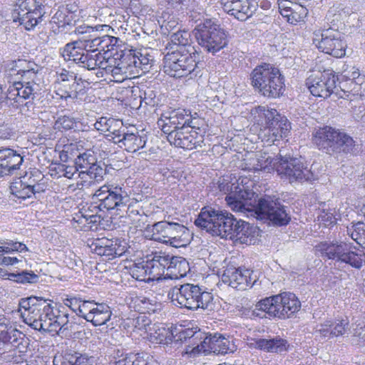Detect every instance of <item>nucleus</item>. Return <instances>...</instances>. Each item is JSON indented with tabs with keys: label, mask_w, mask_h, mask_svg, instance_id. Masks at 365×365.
<instances>
[{
	"label": "nucleus",
	"mask_w": 365,
	"mask_h": 365,
	"mask_svg": "<svg viewBox=\"0 0 365 365\" xmlns=\"http://www.w3.org/2000/svg\"><path fill=\"white\" fill-rule=\"evenodd\" d=\"M255 182L247 176H240L234 182L223 178L218 182L220 191L226 194L225 200L234 211L254 210L258 218L269 220L275 225H287L290 218L284 206L270 197L256 201Z\"/></svg>",
	"instance_id": "obj_1"
},
{
	"label": "nucleus",
	"mask_w": 365,
	"mask_h": 365,
	"mask_svg": "<svg viewBox=\"0 0 365 365\" xmlns=\"http://www.w3.org/2000/svg\"><path fill=\"white\" fill-rule=\"evenodd\" d=\"M8 71L11 77H20L15 78L9 86L6 98L17 103H23V100L33 99L39 91L38 66L34 62L18 59L9 65Z\"/></svg>",
	"instance_id": "obj_2"
},
{
	"label": "nucleus",
	"mask_w": 365,
	"mask_h": 365,
	"mask_svg": "<svg viewBox=\"0 0 365 365\" xmlns=\"http://www.w3.org/2000/svg\"><path fill=\"white\" fill-rule=\"evenodd\" d=\"M237 221V220L226 210H216L205 207L201 210L195 224L212 236L230 240V235L235 233Z\"/></svg>",
	"instance_id": "obj_3"
},
{
	"label": "nucleus",
	"mask_w": 365,
	"mask_h": 365,
	"mask_svg": "<svg viewBox=\"0 0 365 365\" xmlns=\"http://www.w3.org/2000/svg\"><path fill=\"white\" fill-rule=\"evenodd\" d=\"M182 51L168 52L164 57V71L174 78L190 76L195 77L200 72L197 58L199 53L193 46L182 47Z\"/></svg>",
	"instance_id": "obj_4"
},
{
	"label": "nucleus",
	"mask_w": 365,
	"mask_h": 365,
	"mask_svg": "<svg viewBox=\"0 0 365 365\" xmlns=\"http://www.w3.org/2000/svg\"><path fill=\"white\" fill-rule=\"evenodd\" d=\"M301 309V302L297 297L291 292H282L266 297L255 304L254 313L259 316L262 312L271 317L279 319L289 318Z\"/></svg>",
	"instance_id": "obj_5"
},
{
	"label": "nucleus",
	"mask_w": 365,
	"mask_h": 365,
	"mask_svg": "<svg viewBox=\"0 0 365 365\" xmlns=\"http://www.w3.org/2000/svg\"><path fill=\"white\" fill-rule=\"evenodd\" d=\"M252 86L268 98H278L285 90L284 77L279 70L269 64L256 67L251 73Z\"/></svg>",
	"instance_id": "obj_6"
},
{
	"label": "nucleus",
	"mask_w": 365,
	"mask_h": 365,
	"mask_svg": "<svg viewBox=\"0 0 365 365\" xmlns=\"http://www.w3.org/2000/svg\"><path fill=\"white\" fill-rule=\"evenodd\" d=\"M193 34L200 46L207 51L215 53L228 44L225 31L212 19L196 21Z\"/></svg>",
	"instance_id": "obj_7"
},
{
	"label": "nucleus",
	"mask_w": 365,
	"mask_h": 365,
	"mask_svg": "<svg viewBox=\"0 0 365 365\" xmlns=\"http://www.w3.org/2000/svg\"><path fill=\"white\" fill-rule=\"evenodd\" d=\"M312 142L319 149L344 153H352L356 146L350 135L331 126L315 130L312 133Z\"/></svg>",
	"instance_id": "obj_8"
},
{
	"label": "nucleus",
	"mask_w": 365,
	"mask_h": 365,
	"mask_svg": "<svg viewBox=\"0 0 365 365\" xmlns=\"http://www.w3.org/2000/svg\"><path fill=\"white\" fill-rule=\"evenodd\" d=\"M355 250L353 244L347 242H324L317 246V250L322 257L344 262L352 267L360 269L365 262V253Z\"/></svg>",
	"instance_id": "obj_9"
},
{
	"label": "nucleus",
	"mask_w": 365,
	"mask_h": 365,
	"mask_svg": "<svg viewBox=\"0 0 365 365\" xmlns=\"http://www.w3.org/2000/svg\"><path fill=\"white\" fill-rule=\"evenodd\" d=\"M344 25L334 24L329 28L314 33L313 43L318 49L335 58L344 57L346 54L347 43L346 36L343 32Z\"/></svg>",
	"instance_id": "obj_10"
},
{
	"label": "nucleus",
	"mask_w": 365,
	"mask_h": 365,
	"mask_svg": "<svg viewBox=\"0 0 365 365\" xmlns=\"http://www.w3.org/2000/svg\"><path fill=\"white\" fill-rule=\"evenodd\" d=\"M172 299L187 309H213L212 294L192 284H185L179 288L175 287L173 289Z\"/></svg>",
	"instance_id": "obj_11"
},
{
	"label": "nucleus",
	"mask_w": 365,
	"mask_h": 365,
	"mask_svg": "<svg viewBox=\"0 0 365 365\" xmlns=\"http://www.w3.org/2000/svg\"><path fill=\"white\" fill-rule=\"evenodd\" d=\"M151 240L174 247H185L190 242L189 230L178 222L160 221L150 229Z\"/></svg>",
	"instance_id": "obj_12"
},
{
	"label": "nucleus",
	"mask_w": 365,
	"mask_h": 365,
	"mask_svg": "<svg viewBox=\"0 0 365 365\" xmlns=\"http://www.w3.org/2000/svg\"><path fill=\"white\" fill-rule=\"evenodd\" d=\"M75 165L81 171L76 184L68 186L71 190H81L84 186L90 185L93 180L100 181L106 174V170L97 163L96 157L91 150L79 153L75 159Z\"/></svg>",
	"instance_id": "obj_13"
},
{
	"label": "nucleus",
	"mask_w": 365,
	"mask_h": 365,
	"mask_svg": "<svg viewBox=\"0 0 365 365\" xmlns=\"http://www.w3.org/2000/svg\"><path fill=\"white\" fill-rule=\"evenodd\" d=\"M41 309L39 322L42 324L41 328H35L38 331L47 332H55L58 334L68 336L71 334L73 324L69 322L68 314L61 312L60 310L51 306V304L45 299Z\"/></svg>",
	"instance_id": "obj_14"
},
{
	"label": "nucleus",
	"mask_w": 365,
	"mask_h": 365,
	"mask_svg": "<svg viewBox=\"0 0 365 365\" xmlns=\"http://www.w3.org/2000/svg\"><path fill=\"white\" fill-rule=\"evenodd\" d=\"M82 41H73L67 43L61 51L66 61H71L88 70H95L97 66L105 64L103 54L96 51H88L84 48Z\"/></svg>",
	"instance_id": "obj_15"
},
{
	"label": "nucleus",
	"mask_w": 365,
	"mask_h": 365,
	"mask_svg": "<svg viewBox=\"0 0 365 365\" xmlns=\"http://www.w3.org/2000/svg\"><path fill=\"white\" fill-rule=\"evenodd\" d=\"M93 198L99 201L100 210H113L118 212L130 201V196L125 189L113 184L101 186L96 191Z\"/></svg>",
	"instance_id": "obj_16"
},
{
	"label": "nucleus",
	"mask_w": 365,
	"mask_h": 365,
	"mask_svg": "<svg viewBox=\"0 0 365 365\" xmlns=\"http://www.w3.org/2000/svg\"><path fill=\"white\" fill-rule=\"evenodd\" d=\"M236 349L237 346L232 340L220 334L215 333L213 335L210 334L205 336L200 344H197L192 348L190 346L187 347L185 353L190 356L195 357L200 354L206 355L211 352L223 355L233 353Z\"/></svg>",
	"instance_id": "obj_17"
},
{
	"label": "nucleus",
	"mask_w": 365,
	"mask_h": 365,
	"mask_svg": "<svg viewBox=\"0 0 365 365\" xmlns=\"http://www.w3.org/2000/svg\"><path fill=\"white\" fill-rule=\"evenodd\" d=\"M339 81L332 70H325L311 74L306 80V86L312 95L327 98L334 94L336 83Z\"/></svg>",
	"instance_id": "obj_18"
},
{
	"label": "nucleus",
	"mask_w": 365,
	"mask_h": 365,
	"mask_svg": "<svg viewBox=\"0 0 365 365\" xmlns=\"http://www.w3.org/2000/svg\"><path fill=\"white\" fill-rule=\"evenodd\" d=\"M14 21L26 30L33 29L43 16L41 4L36 0H19L14 11Z\"/></svg>",
	"instance_id": "obj_19"
},
{
	"label": "nucleus",
	"mask_w": 365,
	"mask_h": 365,
	"mask_svg": "<svg viewBox=\"0 0 365 365\" xmlns=\"http://www.w3.org/2000/svg\"><path fill=\"white\" fill-rule=\"evenodd\" d=\"M276 171L281 178L288 180L290 182L309 180L312 177L310 170L304 166L301 160L287 155H280Z\"/></svg>",
	"instance_id": "obj_20"
},
{
	"label": "nucleus",
	"mask_w": 365,
	"mask_h": 365,
	"mask_svg": "<svg viewBox=\"0 0 365 365\" xmlns=\"http://www.w3.org/2000/svg\"><path fill=\"white\" fill-rule=\"evenodd\" d=\"M252 114L269 120L273 130L272 135L275 137L276 140L288 135L291 129L290 123L285 117L280 116L277 110L265 106H258L252 110Z\"/></svg>",
	"instance_id": "obj_21"
},
{
	"label": "nucleus",
	"mask_w": 365,
	"mask_h": 365,
	"mask_svg": "<svg viewBox=\"0 0 365 365\" xmlns=\"http://www.w3.org/2000/svg\"><path fill=\"white\" fill-rule=\"evenodd\" d=\"M45 299L36 297L21 299L19 303V312L24 322L33 328H41L42 325L38 321L41 317L43 303Z\"/></svg>",
	"instance_id": "obj_22"
},
{
	"label": "nucleus",
	"mask_w": 365,
	"mask_h": 365,
	"mask_svg": "<svg viewBox=\"0 0 365 365\" xmlns=\"http://www.w3.org/2000/svg\"><path fill=\"white\" fill-rule=\"evenodd\" d=\"M93 252L100 256H104L107 259H112L122 256L128 250V244L124 240L118 238L96 239L91 245Z\"/></svg>",
	"instance_id": "obj_23"
},
{
	"label": "nucleus",
	"mask_w": 365,
	"mask_h": 365,
	"mask_svg": "<svg viewBox=\"0 0 365 365\" xmlns=\"http://www.w3.org/2000/svg\"><path fill=\"white\" fill-rule=\"evenodd\" d=\"M252 271L249 269L229 266L224 270L221 279L234 289L245 290L252 287Z\"/></svg>",
	"instance_id": "obj_24"
},
{
	"label": "nucleus",
	"mask_w": 365,
	"mask_h": 365,
	"mask_svg": "<svg viewBox=\"0 0 365 365\" xmlns=\"http://www.w3.org/2000/svg\"><path fill=\"white\" fill-rule=\"evenodd\" d=\"M114 143L129 153H135L145 147L146 140L138 134L135 127L122 126L116 137H113Z\"/></svg>",
	"instance_id": "obj_25"
},
{
	"label": "nucleus",
	"mask_w": 365,
	"mask_h": 365,
	"mask_svg": "<svg viewBox=\"0 0 365 365\" xmlns=\"http://www.w3.org/2000/svg\"><path fill=\"white\" fill-rule=\"evenodd\" d=\"M223 10L239 21L251 17L258 8L256 0H220Z\"/></svg>",
	"instance_id": "obj_26"
},
{
	"label": "nucleus",
	"mask_w": 365,
	"mask_h": 365,
	"mask_svg": "<svg viewBox=\"0 0 365 365\" xmlns=\"http://www.w3.org/2000/svg\"><path fill=\"white\" fill-rule=\"evenodd\" d=\"M157 123L163 133L168 135L173 130H178L181 126L190 125L192 120L186 110L178 109L163 113Z\"/></svg>",
	"instance_id": "obj_27"
},
{
	"label": "nucleus",
	"mask_w": 365,
	"mask_h": 365,
	"mask_svg": "<svg viewBox=\"0 0 365 365\" xmlns=\"http://www.w3.org/2000/svg\"><path fill=\"white\" fill-rule=\"evenodd\" d=\"M195 126L190 124L181 126L178 130H174L168 135L170 144L186 150H192L197 147L201 141L198 140L197 133L194 130Z\"/></svg>",
	"instance_id": "obj_28"
},
{
	"label": "nucleus",
	"mask_w": 365,
	"mask_h": 365,
	"mask_svg": "<svg viewBox=\"0 0 365 365\" xmlns=\"http://www.w3.org/2000/svg\"><path fill=\"white\" fill-rule=\"evenodd\" d=\"M24 162L23 156L11 148L0 150V176L12 175L20 169Z\"/></svg>",
	"instance_id": "obj_29"
},
{
	"label": "nucleus",
	"mask_w": 365,
	"mask_h": 365,
	"mask_svg": "<svg viewBox=\"0 0 365 365\" xmlns=\"http://www.w3.org/2000/svg\"><path fill=\"white\" fill-rule=\"evenodd\" d=\"M257 232V228L250 223L243 220H237L235 227V233L230 235V240L236 244H255Z\"/></svg>",
	"instance_id": "obj_30"
},
{
	"label": "nucleus",
	"mask_w": 365,
	"mask_h": 365,
	"mask_svg": "<svg viewBox=\"0 0 365 365\" xmlns=\"http://www.w3.org/2000/svg\"><path fill=\"white\" fill-rule=\"evenodd\" d=\"M143 213L139 202L136 200L130 197V201L126 202L125 207L118 211V215L120 217H125L127 220L124 222L138 228L141 227Z\"/></svg>",
	"instance_id": "obj_31"
},
{
	"label": "nucleus",
	"mask_w": 365,
	"mask_h": 365,
	"mask_svg": "<svg viewBox=\"0 0 365 365\" xmlns=\"http://www.w3.org/2000/svg\"><path fill=\"white\" fill-rule=\"evenodd\" d=\"M147 271L149 282L159 280L166 274L167 265L169 263V256H155L151 260H147Z\"/></svg>",
	"instance_id": "obj_32"
},
{
	"label": "nucleus",
	"mask_w": 365,
	"mask_h": 365,
	"mask_svg": "<svg viewBox=\"0 0 365 365\" xmlns=\"http://www.w3.org/2000/svg\"><path fill=\"white\" fill-rule=\"evenodd\" d=\"M130 307L140 314H152L160 310V304L155 297L135 296L131 298Z\"/></svg>",
	"instance_id": "obj_33"
},
{
	"label": "nucleus",
	"mask_w": 365,
	"mask_h": 365,
	"mask_svg": "<svg viewBox=\"0 0 365 365\" xmlns=\"http://www.w3.org/2000/svg\"><path fill=\"white\" fill-rule=\"evenodd\" d=\"M250 347L259 349L267 352L279 353L286 351L287 341L279 337L273 339H258L250 343Z\"/></svg>",
	"instance_id": "obj_34"
},
{
	"label": "nucleus",
	"mask_w": 365,
	"mask_h": 365,
	"mask_svg": "<svg viewBox=\"0 0 365 365\" xmlns=\"http://www.w3.org/2000/svg\"><path fill=\"white\" fill-rule=\"evenodd\" d=\"M123 125L121 120L107 117H101L94 123V128L110 138L112 141H113V137H116Z\"/></svg>",
	"instance_id": "obj_35"
},
{
	"label": "nucleus",
	"mask_w": 365,
	"mask_h": 365,
	"mask_svg": "<svg viewBox=\"0 0 365 365\" xmlns=\"http://www.w3.org/2000/svg\"><path fill=\"white\" fill-rule=\"evenodd\" d=\"M189 269V264L185 259L178 257H169L165 277L171 279H180L186 276Z\"/></svg>",
	"instance_id": "obj_36"
},
{
	"label": "nucleus",
	"mask_w": 365,
	"mask_h": 365,
	"mask_svg": "<svg viewBox=\"0 0 365 365\" xmlns=\"http://www.w3.org/2000/svg\"><path fill=\"white\" fill-rule=\"evenodd\" d=\"M115 365H160L154 356L147 353H130L122 356Z\"/></svg>",
	"instance_id": "obj_37"
},
{
	"label": "nucleus",
	"mask_w": 365,
	"mask_h": 365,
	"mask_svg": "<svg viewBox=\"0 0 365 365\" xmlns=\"http://www.w3.org/2000/svg\"><path fill=\"white\" fill-rule=\"evenodd\" d=\"M108 33L109 31L102 36H96L94 34V38L90 42L89 48L105 56V53L113 50L118 42V38L109 35Z\"/></svg>",
	"instance_id": "obj_38"
},
{
	"label": "nucleus",
	"mask_w": 365,
	"mask_h": 365,
	"mask_svg": "<svg viewBox=\"0 0 365 365\" xmlns=\"http://www.w3.org/2000/svg\"><path fill=\"white\" fill-rule=\"evenodd\" d=\"M103 61L105 64L102 66L101 65L97 66V68L104 71L105 73L108 74H110L113 77V79H110L111 81L117 83H121L126 79L133 78V76L129 73V71H126V68H125V66H122L120 63L115 66L109 65V61L106 58V56H104Z\"/></svg>",
	"instance_id": "obj_39"
},
{
	"label": "nucleus",
	"mask_w": 365,
	"mask_h": 365,
	"mask_svg": "<svg viewBox=\"0 0 365 365\" xmlns=\"http://www.w3.org/2000/svg\"><path fill=\"white\" fill-rule=\"evenodd\" d=\"M111 315L112 312L108 305L97 303L91 314L88 317V322L94 326H101L110 319Z\"/></svg>",
	"instance_id": "obj_40"
},
{
	"label": "nucleus",
	"mask_w": 365,
	"mask_h": 365,
	"mask_svg": "<svg viewBox=\"0 0 365 365\" xmlns=\"http://www.w3.org/2000/svg\"><path fill=\"white\" fill-rule=\"evenodd\" d=\"M54 365H94L87 357L79 353L66 354L63 356H55Z\"/></svg>",
	"instance_id": "obj_41"
},
{
	"label": "nucleus",
	"mask_w": 365,
	"mask_h": 365,
	"mask_svg": "<svg viewBox=\"0 0 365 365\" xmlns=\"http://www.w3.org/2000/svg\"><path fill=\"white\" fill-rule=\"evenodd\" d=\"M125 325L132 327L133 331L139 333L141 336L151 331L152 326L151 320L143 314H139L133 319H128Z\"/></svg>",
	"instance_id": "obj_42"
},
{
	"label": "nucleus",
	"mask_w": 365,
	"mask_h": 365,
	"mask_svg": "<svg viewBox=\"0 0 365 365\" xmlns=\"http://www.w3.org/2000/svg\"><path fill=\"white\" fill-rule=\"evenodd\" d=\"M268 158L266 156V153L261 151L257 153H249L246 158L244 159V163L242 165L243 170L249 171H260L262 170L261 165H259L260 163L259 160H267Z\"/></svg>",
	"instance_id": "obj_43"
},
{
	"label": "nucleus",
	"mask_w": 365,
	"mask_h": 365,
	"mask_svg": "<svg viewBox=\"0 0 365 365\" xmlns=\"http://www.w3.org/2000/svg\"><path fill=\"white\" fill-rule=\"evenodd\" d=\"M150 340L155 344H167L171 340L170 330L164 327L152 324L151 331L148 333Z\"/></svg>",
	"instance_id": "obj_44"
},
{
	"label": "nucleus",
	"mask_w": 365,
	"mask_h": 365,
	"mask_svg": "<svg viewBox=\"0 0 365 365\" xmlns=\"http://www.w3.org/2000/svg\"><path fill=\"white\" fill-rule=\"evenodd\" d=\"M67 91L71 100H81L86 93L85 83L81 78H76L67 83Z\"/></svg>",
	"instance_id": "obj_45"
},
{
	"label": "nucleus",
	"mask_w": 365,
	"mask_h": 365,
	"mask_svg": "<svg viewBox=\"0 0 365 365\" xmlns=\"http://www.w3.org/2000/svg\"><path fill=\"white\" fill-rule=\"evenodd\" d=\"M347 233L358 245L365 249V225L357 222L347 227Z\"/></svg>",
	"instance_id": "obj_46"
},
{
	"label": "nucleus",
	"mask_w": 365,
	"mask_h": 365,
	"mask_svg": "<svg viewBox=\"0 0 365 365\" xmlns=\"http://www.w3.org/2000/svg\"><path fill=\"white\" fill-rule=\"evenodd\" d=\"M146 261L135 262L130 267V274L138 281L149 282Z\"/></svg>",
	"instance_id": "obj_47"
},
{
	"label": "nucleus",
	"mask_w": 365,
	"mask_h": 365,
	"mask_svg": "<svg viewBox=\"0 0 365 365\" xmlns=\"http://www.w3.org/2000/svg\"><path fill=\"white\" fill-rule=\"evenodd\" d=\"M190 34L186 31H178L170 36V41L176 48L173 51H182V47L192 46L190 44Z\"/></svg>",
	"instance_id": "obj_48"
},
{
	"label": "nucleus",
	"mask_w": 365,
	"mask_h": 365,
	"mask_svg": "<svg viewBox=\"0 0 365 365\" xmlns=\"http://www.w3.org/2000/svg\"><path fill=\"white\" fill-rule=\"evenodd\" d=\"M351 81L341 77V80L339 81V84H336L334 95L338 98H347L350 101H353L354 97L352 96V91H350V90H351Z\"/></svg>",
	"instance_id": "obj_49"
},
{
	"label": "nucleus",
	"mask_w": 365,
	"mask_h": 365,
	"mask_svg": "<svg viewBox=\"0 0 365 365\" xmlns=\"http://www.w3.org/2000/svg\"><path fill=\"white\" fill-rule=\"evenodd\" d=\"M76 121L74 118L69 115L59 116L55 121L53 129L58 132H64L76 127Z\"/></svg>",
	"instance_id": "obj_50"
},
{
	"label": "nucleus",
	"mask_w": 365,
	"mask_h": 365,
	"mask_svg": "<svg viewBox=\"0 0 365 365\" xmlns=\"http://www.w3.org/2000/svg\"><path fill=\"white\" fill-rule=\"evenodd\" d=\"M120 63L122 66L126 68V71H129L133 77L134 75L138 73L139 66L137 61V54L135 53H130L126 56L123 57V59L120 61Z\"/></svg>",
	"instance_id": "obj_51"
},
{
	"label": "nucleus",
	"mask_w": 365,
	"mask_h": 365,
	"mask_svg": "<svg viewBox=\"0 0 365 365\" xmlns=\"http://www.w3.org/2000/svg\"><path fill=\"white\" fill-rule=\"evenodd\" d=\"M113 31V29L107 24H97L95 26L82 25L76 29V32L78 34H95L98 32L108 33Z\"/></svg>",
	"instance_id": "obj_52"
},
{
	"label": "nucleus",
	"mask_w": 365,
	"mask_h": 365,
	"mask_svg": "<svg viewBox=\"0 0 365 365\" xmlns=\"http://www.w3.org/2000/svg\"><path fill=\"white\" fill-rule=\"evenodd\" d=\"M11 277V281L21 284L35 283L38 280V276L33 272L24 271L20 273H13Z\"/></svg>",
	"instance_id": "obj_53"
},
{
	"label": "nucleus",
	"mask_w": 365,
	"mask_h": 365,
	"mask_svg": "<svg viewBox=\"0 0 365 365\" xmlns=\"http://www.w3.org/2000/svg\"><path fill=\"white\" fill-rule=\"evenodd\" d=\"M12 192L18 198L25 200L33 196L32 188L29 184H26L22 181L19 184V187L14 186L12 188Z\"/></svg>",
	"instance_id": "obj_54"
},
{
	"label": "nucleus",
	"mask_w": 365,
	"mask_h": 365,
	"mask_svg": "<svg viewBox=\"0 0 365 365\" xmlns=\"http://www.w3.org/2000/svg\"><path fill=\"white\" fill-rule=\"evenodd\" d=\"M0 244L6 247L5 250H9V254L14 252H22L28 250L27 247L24 243L11 240H0Z\"/></svg>",
	"instance_id": "obj_55"
},
{
	"label": "nucleus",
	"mask_w": 365,
	"mask_h": 365,
	"mask_svg": "<svg viewBox=\"0 0 365 365\" xmlns=\"http://www.w3.org/2000/svg\"><path fill=\"white\" fill-rule=\"evenodd\" d=\"M292 6H294V8L290 13L291 15L288 22L294 24L303 20L307 14V10L299 4H293Z\"/></svg>",
	"instance_id": "obj_56"
},
{
	"label": "nucleus",
	"mask_w": 365,
	"mask_h": 365,
	"mask_svg": "<svg viewBox=\"0 0 365 365\" xmlns=\"http://www.w3.org/2000/svg\"><path fill=\"white\" fill-rule=\"evenodd\" d=\"M352 96L354 98L365 96V77H359V80L351 81Z\"/></svg>",
	"instance_id": "obj_57"
},
{
	"label": "nucleus",
	"mask_w": 365,
	"mask_h": 365,
	"mask_svg": "<svg viewBox=\"0 0 365 365\" xmlns=\"http://www.w3.org/2000/svg\"><path fill=\"white\" fill-rule=\"evenodd\" d=\"M97 303L93 301H82L78 307L77 315L83 317L88 322V317L91 314Z\"/></svg>",
	"instance_id": "obj_58"
},
{
	"label": "nucleus",
	"mask_w": 365,
	"mask_h": 365,
	"mask_svg": "<svg viewBox=\"0 0 365 365\" xmlns=\"http://www.w3.org/2000/svg\"><path fill=\"white\" fill-rule=\"evenodd\" d=\"M266 123L267 125L263 129H261L259 133V138L262 141L271 145L277 140L275 137L272 135L273 130H272V125H269V120H266Z\"/></svg>",
	"instance_id": "obj_59"
},
{
	"label": "nucleus",
	"mask_w": 365,
	"mask_h": 365,
	"mask_svg": "<svg viewBox=\"0 0 365 365\" xmlns=\"http://www.w3.org/2000/svg\"><path fill=\"white\" fill-rule=\"evenodd\" d=\"M318 220L322 222L325 227L334 225L337 218L331 210H323L318 217Z\"/></svg>",
	"instance_id": "obj_60"
},
{
	"label": "nucleus",
	"mask_w": 365,
	"mask_h": 365,
	"mask_svg": "<svg viewBox=\"0 0 365 365\" xmlns=\"http://www.w3.org/2000/svg\"><path fill=\"white\" fill-rule=\"evenodd\" d=\"M266 156L267 157L268 160L266 161L264 160H259L260 163H259V165H261L262 170L260 171H264L267 173H270L274 169L276 170V166L278 164V161L279 160V158H272L268 153H266Z\"/></svg>",
	"instance_id": "obj_61"
},
{
	"label": "nucleus",
	"mask_w": 365,
	"mask_h": 365,
	"mask_svg": "<svg viewBox=\"0 0 365 365\" xmlns=\"http://www.w3.org/2000/svg\"><path fill=\"white\" fill-rule=\"evenodd\" d=\"M334 326V322L331 319H327L323 323L317 324L316 327V332H319L324 337L331 336V327Z\"/></svg>",
	"instance_id": "obj_62"
},
{
	"label": "nucleus",
	"mask_w": 365,
	"mask_h": 365,
	"mask_svg": "<svg viewBox=\"0 0 365 365\" xmlns=\"http://www.w3.org/2000/svg\"><path fill=\"white\" fill-rule=\"evenodd\" d=\"M334 322V326L331 327L330 331L331 336H338L345 333L346 326L348 325V322L346 320H337Z\"/></svg>",
	"instance_id": "obj_63"
},
{
	"label": "nucleus",
	"mask_w": 365,
	"mask_h": 365,
	"mask_svg": "<svg viewBox=\"0 0 365 365\" xmlns=\"http://www.w3.org/2000/svg\"><path fill=\"white\" fill-rule=\"evenodd\" d=\"M81 299L75 297H67L63 299V303L66 307H69L76 314L78 312V307H80Z\"/></svg>",
	"instance_id": "obj_64"
}]
</instances>
